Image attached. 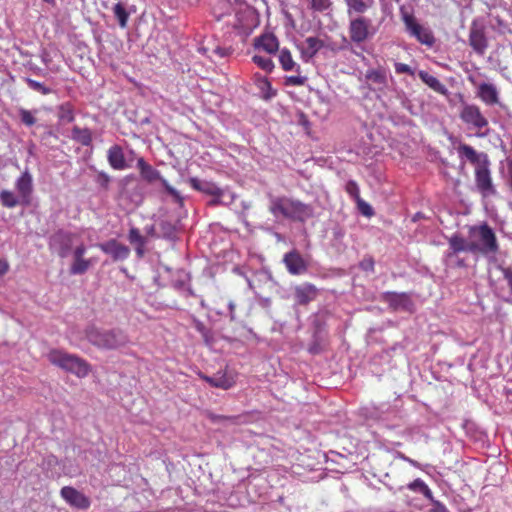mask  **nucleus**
Segmentation results:
<instances>
[{
    "label": "nucleus",
    "instance_id": "nucleus-53",
    "mask_svg": "<svg viewBox=\"0 0 512 512\" xmlns=\"http://www.w3.org/2000/svg\"><path fill=\"white\" fill-rule=\"evenodd\" d=\"M9 265L7 261L0 259V276L4 275L8 271Z\"/></svg>",
    "mask_w": 512,
    "mask_h": 512
},
{
    "label": "nucleus",
    "instance_id": "nucleus-47",
    "mask_svg": "<svg viewBox=\"0 0 512 512\" xmlns=\"http://www.w3.org/2000/svg\"><path fill=\"white\" fill-rule=\"evenodd\" d=\"M503 274L504 279L507 281L508 286L512 292V269L509 267H499Z\"/></svg>",
    "mask_w": 512,
    "mask_h": 512
},
{
    "label": "nucleus",
    "instance_id": "nucleus-45",
    "mask_svg": "<svg viewBox=\"0 0 512 512\" xmlns=\"http://www.w3.org/2000/svg\"><path fill=\"white\" fill-rule=\"evenodd\" d=\"M394 68H395V72L397 74H409V75L414 74V71L412 70V68L405 63L396 62L394 64Z\"/></svg>",
    "mask_w": 512,
    "mask_h": 512
},
{
    "label": "nucleus",
    "instance_id": "nucleus-59",
    "mask_svg": "<svg viewBox=\"0 0 512 512\" xmlns=\"http://www.w3.org/2000/svg\"><path fill=\"white\" fill-rule=\"evenodd\" d=\"M52 461H56V458H55V457H53V456H51V457L49 458V463H51Z\"/></svg>",
    "mask_w": 512,
    "mask_h": 512
},
{
    "label": "nucleus",
    "instance_id": "nucleus-43",
    "mask_svg": "<svg viewBox=\"0 0 512 512\" xmlns=\"http://www.w3.org/2000/svg\"><path fill=\"white\" fill-rule=\"evenodd\" d=\"M356 204H357V208L359 210V212L366 216V217H371L373 214H374V211H373V208L371 207L370 204H368L366 201H364L362 198L358 199V201H356Z\"/></svg>",
    "mask_w": 512,
    "mask_h": 512
},
{
    "label": "nucleus",
    "instance_id": "nucleus-55",
    "mask_svg": "<svg viewBox=\"0 0 512 512\" xmlns=\"http://www.w3.org/2000/svg\"><path fill=\"white\" fill-rule=\"evenodd\" d=\"M138 256L142 257L144 254V246H135Z\"/></svg>",
    "mask_w": 512,
    "mask_h": 512
},
{
    "label": "nucleus",
    "instance_id": "nucleus-20",
    "mask_svg": "<svg viewBox=\"0 0 512 512\" xmlns=\"http://www.w3.org/2000/svg\"><path fill=\"white\" fill-rule=\"evenodd\" d=\"M384 299L394 309L408 310L411 306V301L406 293L386 292Z\"/></svg>",
    "mask_w": 512,
    "mask_h": 512
},
{
    "label": "nucleus",
    "instance_id": "nucleus-29",
    "mask_svg": "<svg viewBox=\"0 0 512 512\" xmlns=\"http://www.w3.org/2000/svg\"><path fill=\"white\" fill-rule=\"evenodd\" d=\"M71 138L83 146H89L92 142V133L88 128L73 127Z\"/></svg>",
    "mask_w": 512,
    "mask_h": 512
},
{
    "label": "nucleus",
    "instance_id": "nucleus-7",
    "mask_svg": "<svg viewBox=\"0 0 512 512\" xmlns=\"http://www.w3.org/2000/svg\"><path fill=\"white\" fill-rule=\"evenodd\" d=\"M349 37L353 43L360 44L374 36L376 30L372 21L363 16L351 18L349 21Z\"/></svg>",
    "mask_w": 512,
    "mask_h": 512
},
{
    "label": "nucleus",
    "instance_id": "nucleus-13",
    "mask_svg": "<svg viewBox=\"0 0 512 512\" xmlns=\"http://www.w3.org/2000/svg\"><path fill=\"white\" fill-rule=\"evenodd\" d=\"M283 262L292 275H301L308 269V265L304 258L295 250L284 255Z\"/></svg>",
    "mask_w": 512,
    "mask_h": 512
},
{
    "label": "nucleus",
    "instance_id": "nucleus-5",
    "mask_svg": "<svg viewBox=\"0 0 512 512\" xmlns=\"http://www.w3.org/2000/svg\"><path fill=\"white\" fill-rule=\"evenodd\" d=\"M137 168L139 169L140 176L144 181L150 184L159 181L176 203H182L183 198L180 192L173 188L166 179L162 178L160 172L148 164L143 158H139L137 160Z\"/></svg>",
    "mask_w": 512,
    "mask_h": 512
},
{
    "label": "nucleus",
    "instance_id": "nucleus-39",
    "mask_svg": "<svg viewBox=\"0 0 512 512\" xmlns=\"http://www.w3.org/2000/svg\"><path fill=\"white\" fill-rule=\"evenodd\" d=\"M128 240L132 245L145 246L146 239L141 235L137 228H131L128 234Z\"/></svg>",
    "mask_w": 512,
    "mask_h": 512
},
{
    "label": "nucleus",
    "instance_id": "nucleus-52",
    "mask_svg": "<svg viewBox=\"0 0 512 512\" xmlns=\"http://www.w3.org/2000/svg\"><path fill=\"white\" fill-rule=\"evenodd\" d=\"M368 78L372 79L375 82H380L382 80V75L379 72L372 71L369 73Z\"/></svg>",
    "mask_w": 512,
    "mask_h": 512
},
{
    "label": "nucleus",
    "instance_id": "nucleus-25",
    "mask_svg": "<svg viewBox=\"0 0 512 512\" xmlns=\"http://www.w3.org/2000/svg\"><path fill=\"white\" fill-rule=\"evenodd\" d=\"M347 6V14L351 16L352 14H364L368 11L373 5L374 0H344Z\"/></svg>",
    "mask_w": 512,
    "mask_h": 512
},
{
    "label": "nucleus",
    "instance_id": "nucleus-18",
    "mask_svg": "<svg viewBox=\"0 0 512 512\" xmlns=\"http://www.w3.org/2000/svg\"><path fill=\"white\" fill-rule=\"evenodd\" d=\"M207 383L216 388L230 389L236 382L235 377L228 371H218L213 376L202 377Z\"/></svg>",
    "mask_w": 512,
    "mask_h": 512
},
{
    "label": "nucleus",
    "instance_id": "nucleus-11",
    "mask_svg": "<svg viewBox=\"0 0 512 512\" xmlns=\"http://www.w3.org/2000/svg\"><path fill=\"white\" fill-rule=\"evenodd\" d=\"M448 244L449 249L446 252L447 263H452L453 259L456 257V254L460 252L472 253V247L469 238L466 240L462 236L454 234L449 238Z\"/></svg>",
    "mask_w": 512,
    "mask_h": 512
},
{
    "label": "nucleus",
    "instance_id": "nucleus-27",
    "mask_svg": "<svg viewBox=\"0 0 512 512\" xmlns=\"http://www.w3.org/2000/svg\"><path fill=\"white\" fill-rule=\"evenodd\" d=\"M67 372L75 374L77 377L83 378L89 374L90 366L85 360L75 356Z\"/></svg>",
    "mask_w": 512,
    "mask_h": 512
},
{
    "label": "nucleus",
    "instance_id": "nucleus-4",
    "mask_svg": "<svg viewBox=\"0 0 512 512\" xmlns=\"http://www.w3.org/2000/svg\"><path fill=\"white\" fill-rule=\"evenodd\" d=\"M86 338L102 349H116L128 343V337L122 330H102L94 326L87 328Z\"/></svg>",
    "mask_w": 512,
    "mask_h": 512
},
{
    "label": "nucleus",
    "instance_id": "nucleus-36",
    "mask_svg": "<svg viewBox=\"0 0 512 512\" xmlns=\"http://www.w3.org/2000/svg\"><path fill=\"white\" fill-rule=\"evenodd\" d=\"M18 112L20 120L25 126L31 127L36 123L35 115L37 113V110L30 111L24 108H20Z\"/></svg>",
    "mask_w": 512,
    "mask_h": 512
},
{
    "label": "nucleus",
    "instance_id": "nucleus-9",
    "mask_svg": "<svg viewBox=\"0 0 512 512\" xmlns=\"http://www.w3.org/2000/svg\"><path fill=\"white\" fill-rule=\"evenodd\" d=\"M475 87L476 97L486 106L492 107L501 105L500 90L496 84L492 82L477 83L473 78H469Z\"/></svg>",
    "mask_w": 512,
    "mask_h": 512
},
{
    "label": "nucleus",
    "instance_id": "nucleus-12",
    "mask_svg": "<svg viewBox=\"0 0 512 512\" xmlns=\"http://www.w3.org/2000/svg\"><path fill=\"white\" fill-rule=\"evenodd\" d=\"M98 247L106 254L110 255L114 261H122L129 257L130 249L115 239L101 243Z\"/></svg>",
    "mask_w": 512,
    "mask_h": 512
},
{
    "label": "nucleus",
    "instance_id": "nucleus-54",
    "mask_svg": "<svg viewBox=\"0 0 512 512\" xmlns=\"http://www.w3.org/2000/svg\"><path fill=\"white\" fill-rule=\"evenodd\" d=\"M450 266H458L462 267L465 265L464 261L459 259V257L456 255V257L453 259L452 263H447Z\"/></svg>",
    "mask_w": 512,
    "mask_h": 512
},
{
    "label": "nucleus",
    "instance_id": "nucleus-6",
    "mask_svg": "<svg viewBox=\"0 0 512 512\" xmlns=\"http://www.w3.org/2000/svg\"><path fill=\"white\" fill-rule=\"evenodd\" d=\"M402 20L407 33L415 38L422 45L432 47L435 43V37L430 28L418 23L416 18L409 13H402Z\"/></svg>",
    "mask_w": 512,
    "mask_h": 512
},
{
    "label": "nucleus",
    "instance_id": "nucleus-58",
    "mask_svg": "<svg viewBox=\"0 0 512 512\" xmlns=\"http://www.w3.org/2000/svg\"><path fill=\"white\" fill-rule=\"evenodd\" d=\"M44 2L46 3H49V4H54L55 0H43Z\"/></svg>",
    "mask_w": 512,
    "mask_h": 512
},
{
    "label": "nucleus",
    "instance_id": "nucleus-19",
    "mask_svg": "<svg viewBox=\"0 0 512 512\" xmlns=\"http://www.w3.org/2000/svg\"><path fill=\"white\" fill-rule=\"evenodd\" d=\"M107 159L110 166L115 170H124L127 168L123 150L119 145H113L109 148Z\"/></svg>",
    "mask_w": 512,
    "mask_h": 512
},
{
    "label": "nucleus",
    "instance_id": "nucleus-35",
    "mask_svg": "<svg viewBox=\"0 0 512 512\" xmlns=\"http://www.w3.org/2000/svg\"><path fill=\"white\" fill-rule=\"evenodd\" d=\"M256 83L266 99H270L276 95V91L272 89L271 83L266 77H257Z\"/></svg>",
    "mask_w": 512,
    "mask_h": 512
},
{
    "label": "nucleus",
    "instance_id": "nucleus-57",
    "mask_svg": "<svg viewBox=\"0 0 512 512\" xmlns=\"http://www.w3.org/2000/svg\"><path fill=\"white\" fill-rule=\"evenodd\" d=\"M234 308H235L234 303H233V302H230V303H229V309H230V313H231V318H233L232 313H233Z\"/></svg>",
    "mask_w": 512,
    "mask_h": 512
},
{
    "label": "nucleus",
    "instance_id": "nucleus-48",
    "mask_svg": "<svg viewBox=\"0 0 512 512\" xmlns=\"http://www.w3.org/2000/svg\"><path fill=\"white\" fill-rule=\"evenodd\" d=\"M174 287L180 291L186 292L187 295H193V291L188 287L185 280L176 281Z\"/></svg>",
    "mask_w": 512,
    "mask_h": 512
},
{
    "label": "nucleus",
    "instance_id": "nucleus-30",
    "mask_svg": "<svg viewBox=\"0 0 512 512\" xmlns=\"http://www.w3.org/2000/svg\"><path fill=\"white\" fill-rule=\"evenodd\" d=\"M279 62L285 71H299L300 66L293 60L291 52L288 49L279 51Z\"/></svg>",
    "mask_w": 512,
    "mask_h": 512
},
{
    "label": "nucleus",
    "instance_id": "nucleus-32",
    "mask_svg": "<svg viewBox=\"0 0 512 512\" xmlns=\"http://www.w3.org/2000/svg\"><path fill=\"white\" fill-rule=\"evenodd\" d=\"M0 201L3 206L7 208H14L19 204H23L19 198V194L15 195L13 192L3 190L0 192Z\"/></svg>",
    "mask_w": 512,
    "mask_h": 512
},
{
    "label": "nucleus",
    "instance_id": "nucleus-10",
    "mask_svg": "<svg viewBox=\"0 0 512 512\" xmlns=\"http://www.w3.org/2000/svg\"><path fill=\"white\" fill-rule=\"evenodd\" d=\"M72 245L73 235L63 230L55 232L49 239L50 249L61 258H65L69 255Z\"/></svg>",
    "mask_w": 512,
    "mask_h": 512
},
{
    "label": "nucleus",
    "instance_id": "nucleus-24",
    "mask_svg": "<svg viewBox=\"0 0 512 512\" xmlns=\"http://www.w3.org/2000/svg\"><path fill=\"white\" fill-rule=\"evenodd\" d=\"M418 76L428 87H430L435 92L444 96L448 95V89L446 86L442 84L435 76L423 70L418 72Z\"/></svg>",
    "mask_w": 512,
    "mask_h": 512
},
{
    "label": "nucleus",
    "instance_id": "nucleus-16",
    "mask_svg": "<svg viewBox=\"0 0 512 512\" xmlns=\"http://www.w3.org/2000/svg\"><path fill=\"white\" fill-rule=\"evenodd\" d=\"M191 186L204 194L210 195V196H229L230 201H233V195L225 190H222L219 188L215 183L205 181V180H199L197 178H192L190 180Z\"/></svg>",
    "mask_w": 512,
    "mask_h": 512
},
{
    "label": "nucleus",
    "instance_id": "nucleus-56",
    "mask_svg": "<svg viewBox=\"0 0 512 512\" xmlns=\"http://www.w3.org/2000/svg\"><path fill=\"white\" fill-rule=\"evenodd\" d=\"M406 461H408L411 465H413L415 467H418V463L415 460L410 459V458H406Z\"/></svg>",
    "mask_w": 512,
    "mask_h": 512
},
{
    "label": "nucleus",
    "instance_id": "nucleus-14",
    "mask_svg": "<svg viewBox=\"0 0 512 512\" xmlns=\"http://www.w3.org/2000/svg\"><path fill=\"white\" fill-rule=\"evenodd\" d=\"M60 494L67 503L78 509H87L90 506V500L83 493L72 487H63Z\"/></svg>",
    "mask_w": 512,
    "mask_h": 512
},
{
    "label": "nucleus",
    "instance_id": "nucleus-17",
    "mask_svg": "<svg viewBox=\"0 0 512 512\" xmlns=\"http://www.w3.org/2000/svg\"><path fill=\"white\" fill-rule=\"evenodd\" d=\"M469 44L480 56L485 54L488 47L487 38L482 28L473 23L469 33Z\"/></svg>",
    "mask_w": 512,
    "mask_h": 512
},
{
    "label": "nucleus",
    "instance_id": "nucleus-2",
    "mask_svg": "<svg viewBox=\"0 0 512 512\" xmlns=\"http://www.w3.org/2000/svg\"><path fill=\"white\" fill-rule=\"evenodd\" d=\"M469 239L472 253L490 256L495 255L498 251L496 235L486 223L471 226L469 228Z\"/></svg>",
    "mask_w": 512,
    "mask_h": 512
},
{
    "label": "nucleus",
    "instance_id": "nucleus-40",
    "mask_svg": "<svg viewBox=\"0 0 512 512\" xmlns=\"http://www.w3.org/2000/svg\"><path fill=\"white\" fill-rule=\"evenodd\" d=\"M26 82H27L29 88H31L32 90L37 91L43 95L50 94L52 91L49 87L45 86L44 84H42L36 80L28 78V79H26Z\"/></svg>",
    "mask_w": 512,
    "mask_h": 512
},
{
    "label": "nucleus",
    "instance_id": "nucleus-22",
    "mask_svg": "<svg viewBox=\"0 0 512 512\" xmlns=\"http://www.w3.org/2000/svg\"><path fill=\"white\" fill-rule=\"evenodd\" d=\"M75 355L66 353L61 350H52L48 354V360L61 369L67 371L74 360Z\"/></svg>",
    "mask_w": 512,
    "mask_h": 512
},
{
    "label": "nucleus",
    "instance_id": "nucleus-15",
    "mask_svg": "<svg viewBox=\"0 0 512 512\" xmlns=\"http://www.w3.org/2000/svg\"><path fill=\"white\" fill-rule=\"evenodd\" d=\"M15 187L21 202L28 204L30 196L33 191V178L30 172L26 169L15 182Z\"/></svg>",
    "mask_w": 512,
    "mask_h": 512
},
{
    "label": "nucleus",
    "instance_id": "nucleus-31",
    "mask_svg": "<svg viewBox=\"0 0 512 512\" xmlns=\"http://www.w3.org/2000/svg\"><path fill=\"white\" fill-rule=\"evenodd\" d=\"M407 487L411 491L421 493L426 499L432 502L434 501L431 489L423 480L419 478L415 479L413 482L409 483Z\"/></svg>",
    "mask_w": 512,
    "mask_h": 512
},
{
    "label": "nucleus",
    "instance_id": "nucleus-37",
    "mask_svg": "<svg viewBox=\"0 0 512 512\" xmlns=\"http://www.w3.org/2000/svg\"><path fill=\"white\" fill-rule=\"evenodd\" d=\"M252 61L266 72H271L274 69V63L269 57L254 55Z\"/></svg>",
    "mask_w": 512,
    "mask_h": 512
},
{
    "label": "nucleus",
    "instance_id": "nucleus-44",
    "mask_svg": "<svg viewBox=\"0 0 512 512\" xmlns=\"http://www.w3.org/2000/svg\"><path fill=\"white\" fill-rule=\"evenodd\" d=\"M331 4V0H311V8L318 12L328 10Z\"/></svg>",
    "mask_w": 512,
    "mask_h": 512
},
{
    "label": "nucleus",
    "instance_id": "nucleus-42",
    "mask_svg": "<svg viewBox=\"0 0 512 512\" xmlns=\"http://www.w3.org/2000/svg\"><path fill=\"white\" fill-rule=\"evenodd\" d=\"M346 192L356 201L360 199V189L357 183L353 180H350L346 184Z\"/></svg>",
    "mask_w": 512,
    "mask_h": 512
},
{
    "label": "nucleus",
    "instance_id": "nucleus-8",
    "mask_svg": "<svg viewBox=\"0 0 512 512\" xmlns=\"http://www.w3.org/2000/svg\"><path fill=\"white\" fill-rule=\"evenodd\" d=\"M475 183L483 197H490L496 194V189L492 183L489 160L487 157H484L483 161L478 163V166L475 167Z\"/></svg>",
    "mask_w": 512,
    "mask_h": 512
},
{
    "label": "nucleus",
    "instance_id": "nucleus-41",
    "mask_svg": "<svg viewBox=\"0 0 512 512\" xmlns=\"http://www.w3.org/2000/svg\"><path fill=\"white\" fill-rule=\"evenodd\" d=\"M306 81H307L306 76H302L300 74L292 75V76H287L285 78V85L286 86H302L305 84Z\"/></svg>",
    "mask_w": 512,
    "mask_h": 512
},
{
    "label": "nucleus",
    "instance_id": "nucleus-33",
    "mask_svg": "<svg viewBox=\"0 0 512 512\" xmlns=\"http://www.w3.org/2000/svg\"><path fill=\"white\" fill-rule=\"evenodd\" d=\"M91 261L85 258L73 257V263L70 267L72 275L84 274L90 267Z\"/></svg>",
    "mask_w": 512,
    "mask_h": 512
},
{
    "label": "nucleus",
    "instance_id": "nucleus-34",
    "mask_svg": "<svg viewBox=\"0 0 512 512\" xmlns=\"http://www.w3.org/2000/svg\"><path fill=\"white\" fill-rule=\"evenodd\" d=\"M114 16L117 18L119 26L125 28L128 23L129 14L125 9V6L121 2H117L112 8Z\"/></svg>",
    "mask_w": 512,
    "mask_h": 512
},
{
    "label": "nucleus",
    "instance_id": "nucleus-1",
    "mask_svg": "<svg viewBox=\"0 0 512 512\" xmlns=\"http://www.w3.org/2000/svg\"><path fill=\"white\" fill-rule=\"evenodd\" d=\"M269 211L275 216L305 222L313 216V208L299 200L288 197H273L270 200Z\"/></svg>",
    "mask_w": 512,
    "mask_h": 512
},
{
    "label": "nucleus",
    "instance_id": "nucleus-51",
    "mask_svg": "<svg viewBox=\"0 0 512 512\" xmlns=\"http://www.w3.org/2000/svg\"><path fill=\"white\" fill-rule=\"evenodd\" d=\"M361 266L365 270H373L374 262L372 259H366L361 262Z\"/></svg>",
    "mask_w": 512,
    "mask_h": 512
},
{
    "label": "nucleus",
    "instance_id": "nucleus-46",
    "mask_svg": "<svg viewBox=\"0 0 512 512\" xmlns=\"http://www.w3.org/2000/svg\"><path fill=\"white\" fill-rule=\"evenodd\" d=\"M232 201H230L229 196H212V199L209 201V205L216 206L220 204H230Z\"/></svg>",
    "mask_w": 512,
    "mask_h": 512
},
{
    "label": "nucleus",
    "instance_id": "nucleus-49",
    "mask_svg": "<svg viewBox=\"0 0 512 512\" xmlns=\"http://www.w3.org/2000/svg\"><path fill=\"white\" fill-rule=\"evenodd\" d=\"M86 253V247L84 244H80L78 245L74 251H73V257H78V258H84V254Z\"/></svg>",
    "mask_w": 512,
    "mask_h": 512
},
{
    "label": "nucleus",
    "instance_id": "nucleus-28",
    "mask_svg": "<svg viewBox=\"0 0 512 512\" xmlns=\"http://www.w3.org/2000/svg\"><path fill=\"white\" fill-rule=\"evenodd\" d=\"M459 154L466 158L469 162L474 164L476 167L478 166V163H481L483 161L484 157H487L486 154H478L476 150L469 146V145H462L459 147Z\"/></svg>",
    "mask_w": 512,
    "mask_h": 512
},
{
    "label": "nucleus",
    "instance_id": "nucleus-3",
    "mask_svg": "<svg viewBox=\"0 0 512 512\" xmlns=\"http://www.w3.org/2000/svg\"><path fill=\"white\" fill-rule=\"evenodd\" d=\"M459 118L475 136L483 138L489 134V121L478 105L463 102L459 110Z\"/></svg>",
    "mask_w": 512,
    "mask_h": 512
},
{
    "label": "nucleus",
    "instance_id": "nucleus-38",
    "mask_svg": "<svg viewBox=\"0 0 512 512\" xmlns=\"http://www.w3.org/2000/svg\"><path fill=\"white\" fill-rule=\"evenodd\" d=\"M58 117L62 122L70 123L74 120V112L70 104H62L59 107Z\"/></svg>",
    "mask_w": 512,
    "mask_h": 512
},
{
    "label": "nucleus",
    "instance_id": "nucleus-26",
    "mask_svg": "<svg viewBox=\"0 0 512 512\" xmlns=\"http://www.w3.org/2000/svg\"><path fill=\"white\" fill-rule=\"evenodd\" d=\"M255 46L261 48L269 54H273L278 50V40L273 34H264L256 39Z\"/></svg>",
    "mask_w": 512,
    "mask_h": 512
},
{
    "label": "nucleus",
    "instance_id": "nucleus-50",
    "mask_svg": "<svg viewBox=\"0 0 512 512\" xmlns=\"http://www.w3.org/2000/svg\"><path fill=\"white\" fill-rule=\"evenodd\" d=\"M507 177L509 185L512 189V158L507 159Z\"/></svg>",
    "mask_w": 512,
    "mask_h": 512
},
{
    "label": "nucleus",
    "instance_id": "nucleus-21",
    "mask_svg": "<svg viewBox=\"0 0 512 512\" xmlns=\"http://www.w3.org/2000/svg\"><path fill=\"white\" fill-rule=\"evenodd\" d=\"M316 287L312 284L305 283L295 288V299L300 305H305L316 297Z\"/></svg>",
    "mask_w": 512,
    "mask_h": 512
},
{
    "label": "nucleus",
    "instance_id": "nucleus-23",
    "mask_svg": "<svg viewBox=\"0 0 512 512\" xmlns=\"http://www.w3.org/2000/svg\"><path fill=\"white\" fill-rule=\"evenodd\" d=\"M323 41L317 37H308L301 45L302 57L308 61L323 47Z\"/></svg>",
    "mask_w": 512,
    "mask_h": 512
}]
</instances>
